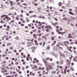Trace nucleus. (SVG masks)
<instances>
[{"mask_svg": "<svg viewBox=\"0 0 77 77\" xmlns=\"http://www.w3.org/2000/svg\"><path fill=\"white\" fill-rule=\"evenodd\" d=\"M45 29H51V30H53V28H52V26L50 25H47L46 26H45Z\"/></svg>", "mask_w": 77, "mask_h": 77, "instance_id": "f257e3e1", "label": "nucleus"}, {"mask_svg": "<svg viewBox=\"0 0 77 77\" xmlns=\"http://www.w3.org/2000/svg\"><path fill=\"white\" fill-rule=\"evenodd\" d=\"M63 45H64V46H66V47H67V44H69V42H68V41H64V42H63Z\"/></svg>", "mask_w": 77, "mask_h": 77, "instance_id": "f03ea898", "label": "nucleus"}, {"mask_svg": "<svg viewBox=\"0 0 77 77\" xmlns=\"http://www.w3.org/2000/svg\"><path fill=\"white\" fill-rule=\"evenodd\" d=\"M33 45V43L32 42H29L27 43L28 47H30V46H32Z\"/></svg>", "mask_w": 77, "mask_h": 77, "instance_id": "7ed1b4c3", "label": "nucleus"}, {"mask_svg": "<svg viewBox=\"0 0 77 77\" xmlns=\"http://www.w3.org/2000/svg\"><path fill=\"white\" fill-rule=\"evenodd\" d=\"M5 18L7 20H11V18L8 16V15H5Z\"/></svg>", "mask_w": 77, "mask_h": 77, "instance_id": "20e7f679", "label": "nucleus"}, {"mask_svg": "<svg viewBox=\"0 0 77 77\" xmlns=\"http://www.w3.org/2000/svg\"><path fill=\"white\" fill-rule=\"evenodd\" d=\"M70 63L71 60H69L68 59L66 60V63H67V65H70V64H71Z\"/></svg>", "mask_w": 77, "mask_h": 77, "instance_id": "39448f33", "label": "nucleus"}, {"mask_svg": "<svg viewBox=\"0 0 77 77\" xmlns=\"http://www.w3.org/2000/svg\"><path fill=\"white\" fill-rule=\"evenodd\" d=\"M30 57V54H27V56L26 57V60L27 61H29V57Z\"/></svg>", "mask_w": 77, "mask_h": 77, "instance_id": "423d86ee", "label": "nucleus"}, {"mask_svg": "<svg viewBox=\"0 0 77 77\" xmlns=\"http://www.w3.org/2000/svg\"><path fill=\"white\" fill-rule=\"evenodd\" d=\"M57 47H58L59 50H63V48L60 47V45L59 44H57Z\"/></svg>", "mask_w": 77, "mask_h": 77, "instance_id": "0eeeda50", "label": "nucleus"}, {"mask_svg": "<svg viewBox=\"0 0 77 77\" xmlns=\"http://www.w3.org/2000/svg\"><path fill=\"white\" fill-rule=\"evenodd\" d=\"M2 65V69H5V68H3L5 67V66H6V64H1Z\"/></svg>", "mask_w": 77, "mask_h": 77, "instance_id": "6e6552de", "label": "nucleus"}, {"mask_svg": "<svg viewBox=\"0 0 77 77\" xmlns=\"http://www.w3.org/2000/svg\"><path fill=\"white\" fill-rule=\"evenodd\" d=\"M32 36H33L34 38V39H37V38H38V36H37V35H36V34L35 33L33 34Z\"/></svg>", "mask_w": 77, "mask_h": 77, "instance_id": "1a4fd4ad", "label": "nucleus"}, {"mask_svg": "<svg viewBox=\"0 0 77 77\" xmlns=\"http://www.w3.org/2000/svg\"><path fill=\"white\" fill-rule=\"evenodd\" d=\"M47 67L48 68V69H52V66H51V65H48L47 66Z\"/></svg>", "mask_w": 77, "mask_h": 77, "instance_id": "9d476101", "label": "nucleus"}, {"mask_svg": "<svg viewBox=\"0 0 77 77\" xmlns=\"http://www.w3.org/2000/svg\"><path fill=\"white\" fill-rule=\"evenodd\" d=\"M29 74L31 75H32V76H35V73H32V72H30Z\"/></svg>", "mask_w": 77, "mask_h": 77, "instance_id": "9b49d317", "label": "nucleus"}, {"mask_svg": "<svg viewBox=\"0 0 77 77\" xmlns=\"http://www.w3.org/2000/svg\"><path fill=\"white\" fill-rule=\"evenodd\" d=\"M9 3L10 4V5L11 6H13L14 5V2L12 1H10Z\"/></svg>", "mask_w": 77, "mask_h": 77, "instance_id": "f8f14e48", "label": "nucleus"}, {"mask_svg": "<svg viewBox=\"0 0 77 77\" xmlns=\"http://www.w3.org/2000/svg\"><path fill=\"white\" fill-rule=\"evenodd\" d=\"M7 28L5 29V30H7V31H8V30H9V28H10V26L9 25H8L7 26Z\"/></svg>", "mask_w": 77, "mask_h": 77, "instance_id": "ddd939ff", "label": "nucleus"}, {"mask_svg": "<svg viewBox=\"0 0 77 77\" xmlns=\"http://www.w3.org/2000/svg\"><path fill=\"white\" fill-rule=\"evenodd\" d=\"M66 48L68 50H69V51L70 52L72 53V50H71L70 49H69V47L68 46H66Z\"/></svg>", "mask_w": 77, "mask_h": 77, "instance_id": "4468645a", "label": "nucleus"}, {"mask_svg": "<svg viewBox=\"0 0 77 77\" xmlns=\"http://www.w3.org/2000/svg\"><path fill=\"white\" fill-rule=\"evenodd\" d=\"M56 41H54L52 43V46H54V45H55V44H56Z\"/></svg>", "mask_w": 77, "mask_h": 77, "instance_id": "2eb2a0df", "label": "nucleus"}, {"mask_svg": "<svg viewBox=\"0 0 77 77\" xmlns=\"http://www.w3.org/2000/svg\"><path fill=\"white\" fill-rule=\"evenodd\" d=\"M43 62L45 63V65H47L48 64V62H47L46 60H43Z\"/></svg>", "mask_w": 77, "mask_h": 77, "instance_id": "dca6fc26", "label": "nucleus"}, {"mask_svg": "<svg viewBox=\"0 0 77 77\" xmlns=\"http://www.w3.org/2000/svg\"><path fill=\"white\" fill-rule=\"evenodd\" d=\"M42 37L43 38V39H45V41H47V37H45V36H42Z\"/></svg>", "mask_w": 77, "mask_h": 77, "instance_id": "f3484780", "label": "nucleus"}, {"mask_svg": "<svg viewBox=\"0 0 77 77\" xmlns=\"http://www.w3.org/2000/svg\"><path fill=\"white\" fill-rule=\"evenodd\" d=\"M1 71L2 73H4V72H8V71L6 70H3L2 71Z\"/></svg>", "mask_w": 77, "mask_h": 77, "instance_id": "a211bd4d", "label": "nucleus"}, {"mask_svg": "<svg viewBox=\"0 0 77 77\" xmlns=\"http://www.w3.org/2000/svg\"><path fill=\"white\" fill-rule=\"evenodd\" d=\"M58 5L59 6H62V3L61 2H59L58 4Z\"/></svg>", "mask_w": 77, "mask_h": 77, "instance_id": "6ab92c4d", "label": "nucleus"}, {"mask_svg": "<svg viewBox=\"0 0 77 77\" xmlns=\"http://www.w3.org/2000/svg\"><path fill=\"white\" fill-rule=\"evenodd\" d=\"M19 17H20L19 15H17L16 17V20H19Z\"/></svg>", "mask_w": 77, "mask_h": 77, "instance_id": "aec40b11", "label": "nucleus"}, {"mask_svg": "<svg viewBox=\"0 0 77 77\" xmlns=\"http://www.w3.org/2000/svg\"><path fill=\"white\" fill-rule=\"evenodd\" d=\"M10 50H13L14 49V47L12 46H10L9 48Z\"/></svg>", "mask_w": 77, "mask_h": 77, "instance_id": "412c9836", "label": "nucleus"}, {"mask_svg": "<svg viewBox=\"0 0 77 77\" xmlns=\"http://www.w3.org/2000/svg\"><path fill=\"white\" fill-rule=\"evenodd\" d=\"M71 34L70 33H69L68 34V38H72V36H71Z\"/></svg>", "mask_w": 77, "mask_h": 77, "instance_id": "4be33fe9", "label": "nucleus"}, {"mask_svg": "<svg viewBox=\"0 0 77 77\" xmlns=\"http://www.w3.org/2000/svg\"><path fill=\"white\" fill-rule=\"evenodd\" d=\"M11 44H12V43H7V46H10Z\"/></svg>", "mask_w": 77, "mask_h": 77, "instance_id": "5701e85b", "label": "nucleus"}, {"mask_svg": "<svg viewBox=\"0 0 77 77\" xmlns=\"http://www.w3.org/2000/svg\"><path fill=\"white\" fill-rule=\"evenodd\" d=\"M60 63L61 65H63V60H61L60 61Z\"/></svg>", "mask_w": 77, "mask_h": 77, "instance_id": "b1692460", "label": "nucleus"}, {"mask_svg": "<svg viewBox=\"0 0 77 77\" xmlns=\"http://www.w3.org/2000/svg\"><path fill=\"white\" fill-rule=\"evenodd\" d=\"M61 8L62 9H65L66 8L65 6H62Z\"/></svg>", "mask_w": 77, "mask_h": 77, "instance_id": "393cba45", "label": "nucleus"}, {"mask_svg": "<svg viewBox=\"0 0 77 77\" xmlns=\"http://www.w3.org/2000/svg\"><path fill=\"white\" fill-rule=\"evenodd\" d=\"M31 49L32 50H35L36 49V47H32L31 48Z\"/></svg>", "mask_w": 77, "mask_h": 77, "instance_id": "a878e982", "label": "nucleus"}, {"mask_svg": "<svg viewBox=\"0 0 77 77\" xmlns=\"http://www.w3.org/2000/svg\"><path fill=\"white\" fill-rule=\"evenodd\" d=\"M45 44H46L45 42V41H44L43 42V45H42L43 47H44V45H45Z\"/></svg>", "mask_w": 77, "mask_h": 77, "instance_id": "bb28decb", "label": "nucleus"}, {"mask_svg": "<svg viewBox=\"0 0 77 77\" xmlns=\"http://www.w3.org/2000/svg\"><path fill=\"white\" fill-rule=\"evenodd\" d=\"M6 63V61H3L2 62H1V64H5Z\"/></svg>", "mask_w": 77, "mask_h": 77, "instance_id": "cd10ccee", "label": "nucleus"}, {"mask_svg": "<svg viewBox=\"0 0 77 77\" xmlns=\"http://www.w3.org/2000/svg\"><path fill=\"white\" fill-rule=\"evenodd\" d=\"M34 67H32V69H35V68H37V66L34 65Z\"/></svg>", "mask_w": 77, "mask_h": 77, "instance_id": "c85d7f7f", "label": "nucleus"}, {"mask_svg": "<svg viewBox=\"0 0 77 77\" xmlns=\"http://www.w3.org/2000/svg\"><path fill=\"white\" fill-rule=\"evenodd\" d=\"M55 38V36L51 37V40H52V41H53V40H54Z\"/></svg>", "mask_w": 77, "mask_h": 77, "instance_id": "c756f323", "label": "nucleus"}, {"mask_svg": "<svg viewBox=\"0 0 77 77\" xmlns=\"http://www.w3.org/2000/svg\"><path fill=\"white\" fill-rule=\"evenodd\" d=\"M56 71H54L51 72V73L52 74H56Z\"/></svg>", "mask_w": 77, "mask_h": 77, "instance_id": "7c9ffc66", "label": "nucleus"}, {"mask_svg": "<svg viewBox=\"0 0 77 77\" xmlns=\"http://www.w3.org/2000/svg\"><path fill=\"white\" fill-rule=\"evenodd\" d=\"M15 64L16 65H18L19 64V63L18 62L16 61V62L15 63Z\"/></svg>", "mask_w": 77, "mask_h": 77, "instance_id": "2f4dec72", "label": "nucleus"}, {"mask_svg": "<svg viewBox=\"0 0 77 77\" xmlns=\"http://www.w3.org/2000/svg\"><path fill=\"white\" fill-rule=\"evenodd\" d=\"M34 70L35 71H38V70H39V69L38 68H35Z\"/></svg>", "mask_w": 77, "mask_h": 77, "instance_id": "473e14b6", "label": "nucleus"}, {"mask_svg": "<svg viewBox=\"0 0 77 77\" xmlns=\"http://www.w3.org/2000/svg\"><path fill=\"white\" fill-rule=\"evenodd\" d=\"M69 14H70V15H73V13H72L71 11H69Z\"/></svg>", "mask_w": 77, "mask_h": 77, "instance_id": "72a5a7b5", "label": "nucleus"}, {"mask_svg": "<svg viewBox=\"0 0 77 77\" xmlns=\"http://www.w3.org/2000/svg\"><path fill=\"white\" fill-rule=\"evenodd\" d=\"M57 24H58V23L57 22H55V23L54 24V26H56V25H57Z\"/></svg>", "mask_w": 77, "mask_h": 77, "instance_id": "f704fd0d", "label": "nucleus"}, {"mask_svg": "<svg viewBox=\"0 0 77 77\" xmlns=\"http://www.w3.org/2000/svg\"><path fill=\"white\" fill-rule=\"evenodd\" d=\"M10 10H14V7H12L10 8Z\"/></svg>", "mask_w": 77, "mask_h": 77, "instance_id": "c9c22d12", "label": "nucleus"}, {"mask_svg": "<svg viewBox=\"0 0 77 77\" xmlns=\"http://www.w3.org/2000/svg\"><path fill=\"white\" fill-rule=\"evenodd\" d=\"M15 39H16L17 40H18L19 39V37H18V36H17L15 37Z\"/></svg>", "mask_w": 77, "mask_h": 77, "instance_id": "e433bc0d", "label": "nucleus"}, {"mask_svg": "<svg viewBox=\"0 0 77 77\" xmlns=\"http://www.w3.org/2000/svg\"><path fill=\"white\" fill-rule=\"evenodd\" d=\"M5 68H6V69H8V70H9V69H10L9 67L8 66H6Z\"/></svg>", "mask_w": 77, "mask_h": 77, "instance_id": "4c0bfd02", "label": "nucleus"}, {"mask_svg": "<svg viewBox=\"0 0 77 77\" xmlns=\"http://www.w3.org/2000/svg\"><path fill=\"white\" fill-rule=\"evenodd\" d=\"M32 32H36V29H33Z\"/></svg>", "mask_w": 77, "mask_h": 77, "instance_id": "58836bf2", "label": "nucleus"}, {"mask_svg": "<svg viewBox=\"0 0 77 77\" xmlns=\"http://www.w3.org/2000/svg\"><path fill=\"white\" fill-rule=\"evenodd\" d=\"M50 3H53V0H49Z\"/></svg>", "mask_w": 77, "mask_h": 77, "instance_id": "ea45409f", "label": "nucleus"}, {"mask_svg": "<svg viewBox=\"0 0 77 77\" xmlns=\"http://www.w3.org/2000/svg\"><path fill=\"white\" fill-rule=\"evenodd\" d=\"M14 60V62H17L18 60V58H15Z\"/></svg>", "mask_w": 77, "mask_h": 77, "instance_id": "a19ab883", "label": "nucleus"}, {"mask_svg": "<svg viewBox=\"0 0 77 77\" xmlns=\"http://www.w3.org/2000/svg\"><path fill=\"white\" fill-rule=\"evenodd\" d=\"M51 35H54V32H51Z\"/></svg>", "mask_w": 77, "mask_h": 77, "instance_id": "79ce46f5", "label": "nucleus"}, {"mask_svg": "<svg viewBox=\"0 0 77 77\" xmlns=\"http://www.w3.org/2000/svg\"><path fill=\"white\" fill-rule=\"evenodd\" d=\"M38 41H41V38H38Z\"/></svg>", "mask_w": 77, "mask_h": 77, "instance_id": "37998d69", "label": "nucleus"}, {"mask_svg": "<svg viewBox=\"0 0 77 77\" xmlns=\"http://www.w3.org/2000/svg\"><path fill=\"white\" fill-rule=\"evenodd\" d=\"M46 49L47 50H50V47L49 46H48L46 47Z\"/></svg>", "mask_w": 77, "mask_h": 77, "instance_id": "c03bdc74", "label": "nucleus"}, {"mask_svg": "<svg viewBox=\"0 0 77 77\" xmlns=\"http://www.w3.org/2000/svg\"><path fill=\"white\" fill-rule=\"evenodd\" d=\"M11 65L13 66L14 65V62L13 61H11Z\"/></svg>", "mask_w": 77, "mask_h": 77, "instance_id": "a18cd8bd", "label": "nucleus"}, {"mask_svg": "<svg viewBox=\"0 0 77 77\" xmlns=\"http://www.w3.org/2000/svg\"><path fill=\"white\" fill-rule=\"evenodd\" d=\"M12 53V51H8V54H11V53Z\"/></svg>", "mask_w": 77, "mask_h": 77, "instance_id": "49530a36", "label": "nucleus"}, {"mask_svg": "<svg viewBox=\"0 0 77 77\" xmlns=\"http://www.w3.org/2000/svg\"><path fill=\"white\" fill-rule=\"evenodd\" d=\"M3 27H7V25H6V24H4V25H3Z\"/></svg>", "mask_w": 77, "mask_h": 77, "instance_id": "de8ad7c7", "label": "nucleus"}, {"mask_svg": "<svg viewBox=\"0 0 77 77\" xmlns=\"http://www.w3.org/2000/svg\"><path fill=\"white\" fill-rule=\"evenodd\" d=\"M20 21H22L23 20V18L21 17L20 19Z\"/></svg>", "mask_w": 77, "mask_h": 77, "instance_id": "09e8293b", "label": "nucleus"}, {"mask_svg": "<svg viewBox=\"0 0 77 77\" xmlns=\"http://www.w3.org/2000/svg\"><path fill=\"white\" fill-rule=\"evenodd\" d=\"M49 60H50V61H51V62H52V61H53V59L52 58H50V59H49Z\"/></svg>", "mask_w": 77, "mask_h": 77, "instance_id": "8fccbe9b", "label": "nucleus"}, {"mask_svg": "<svg viewBox=\"0 0 77 77\" xmlns=\"http://www.w3.org/2000/svg\"><path fill=\"white\" fill-rule=\"evenodd\" d=\"M25 32H26V33H28L29 32V30H25L24 31Z\"/></svg>", "mask_w": 77, "mask_h": 77, "instance_id": "3c124183", "label": "nucleus"}, {"mask_svg": "<svg viewBox=\"0 0 77 77\" xmlns=\"http://www.w3.org/2000/svg\"><path fill=\"white\" fill-rule=\"evenodd\" d=\"M71 71H74L73 68H72V67L71 68Z\"/></svg>", "mask_w": 77, "mask_h": 77, "instance_id": "603ef678", "label": "nucleus"}, {"mask_svg": "<svg viewBox=\"0 0 77 77\" xmlns=\"http://www.w3.org/2000/svg\"><path fill=\"white\" fill-rule=\"evenodd\" d=\"M70 45H72V44H74V43L73 42H72L70 43Z\"/></svg>", "mask_w": 77, "mask_h": 77, "instance_id": "864d4df0", "label": "nucleus"}, {"mask_svg": "<svg viewBox=\"0 0 77 77\" xmlns=\"http://www.w3.org/2000/svg\"><path fill=\"white\" fill-rule=\"evenodd\" d=\"M26 22H27V23H29V21H30V20H29V19H27L26 20Z\"/></svg>", "mask_w": 77, "mask_h": 77, "instance_id": "5fc2aeb1", "label": "nucleus"}, {"mask_svg": "<svg viewBox=\"0 0 77 77\" xmlns=\"http://www.w3.org/2000/svg\"><path fill=\"white\" fill-rule=\"evenodd\" d=\"M6 3L7 5H9L10 4L8 2V1L6 2Z\"/></svg>", "mask_w": 77, "mask_h": 77, "instance_id": "6e6d98bb", "label": "nucleus"}, {"mask_svg": "<svg viewBox=\"0 0 77 77\" xmlns=\"http://www.w3.org/2000/svg\"><path fill=\"white\" fill-rule=\"evenodd\" d=\"M67 20V18H66V17H64L63 18V20Z\"/></svg>", "mask_w": 77, "mask_h": 77, "instance_id": "4d7b16f0", "label": "nucleus"}, {"mask_svg": "<svg viewBox=\"0 0 77 77\" xmlns=\"http://www.w3.org/2000/svg\"><path fill=\"white\" fill-rule=\"evenodd\" d=\"M56 28H57V29H59L60 28V26H56Z\"/></svg>", "mask_w": 77, "mask_h": 77, "instance_id": "13d9d810", "label": "nucleus"}, {"mask_svg": "<svg viewBox=\"0 0 77 77\" xmlns=\"http://www.w3.org/2000/svg\"><path fill=\"white\" fill-rule=\"evenodd\" d=\"M38 10H41V8L39 7L37 8Z\"/></svg>", "mask_w": 77, "mask_h": 77, "instance_id": "bf43d9fd", "label": "nucleus"}, {"mask_svg": "<svg viewBox=\"0 0 77 77\" xmlns=\"http://www.w3.org/2000/svg\"><path fill=\"white\" fill-rule=\"evenodd\" d=\"M37 35H38V36H39V37H40L41 36V35H42V34L40 33Z\"/></svg>", "mask_w": 77, "mask_h": 77, "instance_id": "052dcab7", "label": "nucleus"}, {"mask_svg": "<svg viewBox=\"0 0 77 77\" xmlns=\"http://www.w3.org/2000/svg\"><path fill=\"white\" fill-rule=\"evenodd\" d=\"M64 74H66V70L65 69H64Z\"/></svg>", "mask_w": 77, "mask_h": 77, "instance_id": "680f3d73", "label": "nucleus"}, {"mask_svg": "<svg viewBox=\"0 0 77 77\" xmlns=\"http://www.w3.org/2000/svg\"><path fill=\"white\" fill-rule=\"evenodd\" d=\"M46 60H49V57H47L46 58Z\"/></svg>", "mask_w": 77, "mask_h": 77, "instance_id": "e2e57ef3", "label": "nucleus"}, {"mask_svg": "<svg viewBox=\"0 0 77 77\" xmlns=\"http://www.w3.org/2000/svg\"><path fill=\"white\" fill-rule=\"evenodd\" d=\"M41 71H38V72H37V74H39L40 73H41Z\"/></svg>", "mask_w": 77, "mask_h": 77, "instance_id": "0e129e2a", "label": "nucleus"}, {"mask_svg": "<svg viewBox=\"0 0 77 77\" xmlns=\"http://www.w3.org/2000/svg\"><path fill=\"white\" fill-rule=\"evenodd\" d=\"M17 5H20V2H18L17 3Z\"/></svg>", "mask_w": 77, "mask_h": 77, "instance_id": "69168bd1", "label": "nucleus"}, {"mask_svg": "<svg viewBox=\"0 0 77 77\" xmlns=\"http://www.w3.org/2000/svg\"><path fill=\"white\" fill-rule=\"evenodd\" d=\"M0 23H4V21H3V20H1Z\"/></svg>", "mask_w": 77, "mask_h": 77, "instance_id": "338daca9", "label": "nucleus"}, {"mask_svg": "<svg viewBox=\"0 0 77 77\" xmlns=\"http://www.w3.org/2000/svg\"><path fill=\"white\" fill-rule=\"evenodd\" d=\"M15 77H17L18 76V75L17 74H15L14 75Z\"/></svg>", "mask_w": 77, "mask_h": 77, "instance_id": "774afa93", "label": "nucleus"}]
</instances>
